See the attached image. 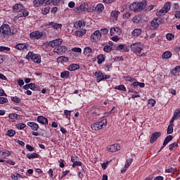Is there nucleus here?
<instances>
[{"mask_svg":"<svg viewBox=\"0 0 180 180\" xmlns=\"http://www.w3.org/2000/svg\"><path fill=\"white\" fill-rule=\"evenodd\" d=\"M146 6H147V1L134 2L130 4L129 9L133 12H141L143 9H146Z\"/></svg>","mask_w":180,"mask_h":180,"instance_id":"1","label":"nucleus"},{"mask_svg":"<svg viewBox=\"0 0 180 180\" xmlns=\"http://www.w3.org/2000/svg\"><path fill=\"white\" fill-rule=\"evenodd\" d=\"M131 50L134 53V54H139V57H143V56H146V53H141L143 51V49H144V44H141V42H136L132 44L131 46Z\"/></svg>","mask_w":180,"mask_h":180,"instance_id":"2","label":"nucleus"},{"mask_svg":"<svg viewBox=\"0 0 180 180\" xmlns=\"http://www.w3.org/2000/svg\"><path fill=\"white\" fill-rule=\"evenodd\" d=\"M106 124H108V120L103 118L101 122L92 124L91 127L94 131H98V130H102L103 126H106Z\"/></svg>","mask_w":180,"mask_h":180,"instance_id":"3","label":"nucleus"},{"mask_svg":"<svg viewBox=\"0 0 180 180\" xmlns=\"http://www.w3.org/2000/svg\"><path fill=\"white\" fill-rule=\"evenodd\" d=\"M11 26L8 24H4L0 27V34L3 37H8L11 36Z\"/></svg>","mask_w":180,"mask_h":180,"instance_id":"4","label":"nucleus"},{"mask_svg":"<svg viewBox=\"0 0 180 180\" xmlns=\"http://www.w3.org/2000/svg\"><path fill=\"white\" fill-rule=\"evenodd\" d=\"M101 39H102V35L99 30H96L90 37V40L92 43H98Z\"/></svg>","mask_w":180,"mask_h":180,"instance_id":"5","label":"nucleus"},{"mask_svg":"<svg viewBox=\"0 0 180 180\" xmlns=\"http://www.w3.org/2000/svg\"><path fill=\"white\" fill-rule=\"evenodd\" d=\"M26 58L28 60H32L34 63H37V64H40L41 63V57L37 54H33V52H30L27 55Z\"/></svg>","mask_w":180,"mask_h":180,"instance_id":"6","label":"nucleus"},{"mask_svg":"<svg viewBox=\"0 0 180 180\" xmlns=\"http://www.w3.org/2000/svg\"><path fill=\"white\" fill-rule=\"evenodd\" d=\"M95 77H96V82H101V81H105V79H109L110 75H103L101 71H97L94 73Z\"/></svg>","mask_w":180,"mask_h":180,"instance_id":"7","label":"nucleus"},{"mask_svg":"<svg viewBox=\"0 0 180 180\" xmlns=\"http://www.w3.org/2000/svg\"><path fill=\"white\" fill-rule=\"evenodd\" d=\"M44 44L48 47H60V46L63 44V39H57L53 41H50L49 42H46Z\"/></svg>","mask_w":180,"mask_h":180,"instance_id":"8","label":"nucleus"},{"mask_svg":"<svg viewBox=\"0 0 180 180\" xmlns=\"http://www.w3.org/2000/svg\"><path fill=\"white\" fill-rule=\"evenodd\" d=\"M30 37L32 40H39V39H41L43 37V32H40L39 31H34L30 34Z\"/></svg>","mask_w":180,"mask_h":180,"instance_id":"9","label":"nucleus"},{"mask_svg":"<svg viewBox=\"0 0 180 180\" xmlns=\"http://www.w3.org/2000/svg\"><path fill=\"white\" fill-rule=\"evenodd\" d=\"M107 150L110 153H116V151H120V145L117 143L110 145L107 147Z\"/></svg>","mask_w":180,"mask_h":180,"instance_id":"10","label":"nucleus"},{"mask_svg":"<svg viewBox=\"0 0 180 180\" xmlns=\"http://www.w3.org/2000/svg\"><path fill=\"white\" fill-rule=\"evenodd\" d=\"M117 50H118V51H124V53H127L130 50V46L124 44H120L117 46Z\"/></svg>","mask_w":180,"mask_h":180,"instance_id":"11","label":"nucleus"},{"mask_svg":"<svg viewBox=\"0 0 180 180\" xmlns=\"http://www.w3.org/2000/svg\"><path fill=\"white\" fill-rule=\"evenodd\" d=\"M44 26L46 27L49 26H52L53 29H54L55 30H58V29H61V27H63V25L58 24L54 22H50L46 23Z\"/></svg>","mask_w":180,"mask_h":180,"instance_id":"12","label":"nucleus"},{"mask_svg":"<svg viewBox=\"0 0 180 180\" xmlns=\"http://www.w3.org/2000/svg\"><path fill=\"white\" fill-rule=\"evenodd\" d=\"M67 51V46H58V48H55L53 49V53H56L57 54H59L60 56L64 54Z\"/></svg>","mask_w":180,"mask_h":180,"instance_id":"13","label":"nucleus"},{"mask_svg":"<svg viewBox=\"0 0 180 180\" xmlns=\"http://www.w3.org/2000/svg\"><path fill=\"white\" fill-rule=\"evenodd\" d=\"M110 36H120L122 34V30L119 27H112L110 30Z\"/></svg>","mask_w":180,"mask_h":180,"instance_id":"14","label":"nucleus"},{"mask_svg":"<svg viewBox=\"0 0 180 180\" xmlns=\"http://www.w3.org/2000/svg\"><path fill=\"white\" fill-rule=\"evenodd\" d=\"M161 136V132H154L150 139V143H155L157 141V139H159Z\"/></svg>","mask_w":180,"mask_h":180,"instance_id":"15","label":"nucleus"},{"mask_svg":"<svg viewBox=\"0 0 180 180\" xmlns=\"http://www.w3.org/2000/svg\"><path fill=\"white\" fill-rule=\"evenodd\" d=\"M131 86L134 88V89H136L137 86H140V88H144V86H146V84L137 82V79H135V81L131 84Z\"/></svg>","mask_w":180,"mask_h":180,"instance_id":"16","label":"nucleus"},{"mask_svg":"<svg viewBox=\"0 0 180 180\" xmlns=\"http://www.w3.org/2000/svg\"><path fill=\"white\" fill-rule=\"evenodd\" d=\"M159 27L160 24L158 23V19H153L150 22L151 30H155V29H158Z\"/></svg>","mask_w":180,"mask_h":180,"instance_id":"17","label":"nucleus"},{"mask_svg":"<svg viewBox=\"0 0 180 180\" xmlns=\"http://www.w3.org/2000/svg\"><path fill=\"white\" fill-rule=\"evenodd\" d=\"M27 126H29L32 130H34V131H37V130H39V125L36 122H27Z\"/></svg>","mask_w":180,"mask_h":180,"instance_id":"18","label":"nucleus"},{"mask_svg":"<svg viewBox=\"0 0 180 180\" xmlns=\"http://www.w3.org/2000/svg\"><path fill=\"white\" fill-rule=\"evenodd\" d=\"M92 49H91V47L87 46L84 48L83 53L86 57H91L92 56Z\"/></svg>","mask_w":180,"mask_h":180,"instance_id":"19","label":"nucleus"},{"mask_svg":"<svg viewBox=\"0 0 180 180\" xmlns=\"http://www.w3.org/2000/svg\"><path fill=\"white\" fill-rule=\"evenodd\" d=\"M37 120L41 124H49V120L43 116H38Z\"/></svg>","mask_w":180,"mask_h":180,"instance_id":"20","label":"nucleus"},{"mask_svg":"<svg viewBox=\"0 0 180 180\" xmlns=\"http://www.w3.org/2000/svg\"><path fill=\"white\" fill-rule=\"evenodd\" d=\"M75 27H77V29H82V27H85V21H84V20L77 21L75 24Z\"/></svg>","mask_w":180,"mask_h":180,"instance_id":"21","label":"nucleus"},{"mask_svg":"<svg viewBox=\"0 0 180 180\" xmlns=\"http://www.w3.org/2000/svg\"><path fill=\"white\" fill-rule=\"evenodd\" d=\"M26 16H29V11H26L25 9V8L20 11L18 14V18H26Z\"/></svg>","mask_w":180,"mask_h":180,"instance_id":"22","label":"nucleus"},{"mask_svg":"<svg viewBox=\"0 0 180 180\" xmlns=\"http://www.w3.org/2000/svg\"><path fill=\"white\" fill-rule=\"evenodd\" d=\"M24 8H25V6H23L22 4H17L13 7V9L14 12H18V13L20 12V11H23Z\"/></svg>","mask_w":180,"mask_h":180,"instance_id":"23","label":"nucleus"},{"mask_svg":"<svg viewBox=\"0 0 180 180\" xmlns=\"http://www.w3.org/2000/svg\"><path fill=\"white\" fill-rule=\"evenodd\" d=\"M88 6V4H85V3H83L82 4L79 8H77V11H78V13H81L82 12H85V11H86V8Z\"/></svg>","mask_w":180,"mask_h":180,"instance_id":"24","label":"nucleus"},{"mask_svg":"<svg viewBox=\"0 0 180 180\" xmlns=\"http://www.w3.org/2000/svg\"><path fill=\"white\" fill-rule=\"evenodd\" d=\"M119 15H120V12L118 11H112L110 13V18L112 19H115V20H117V18H119Z\"/></svg>","mask_w":180,"mask_h":180,"instance_id":"25","label":"nucleus"},{"mask_svg":"<svg viewBox=\"0 0 180 180\" xmlns=\"http://www.w3.org/2000/svg\"><path fill=\"white\" fill-rule=\"evenodd\" d=\"M142 19H143V15H135L132 18V22L133 23H140Z\"/></svg>","mask_w":180,"mask_h":180,"instance_id":"26","label":"nucleus"},{"mask_svg":"<svg viewBox=\"0 0 180 180\" xmlns=\"http://www.w3.org/2000/svg\"><path fill=\"white\" fill-rule=\"evenodd\" d=\"M128 92H130L131 94H134L131 95L132 99H136V98H140V94L139 92L134 91V89H131L128 91Z\"/></svg>","mask_w":180,"mask_h":180,"instance_id":"27","label":"nucleus"},{"mask_svg":"<svg viewBox=\"0 0 180 180\" xmlns=\"http://www.w3.org/2000/svg\"><path fill=\"white\" fill-rule=\"evenodd\" d=\"M172 139H174L172 136L171 135L167 136L165 139V141L163 143V147L161 148V150H162V148H164V147H165V146H167V144H168L169 141H172Z\"/></svg>","mask_w":180,"mask_h":180,"instance_id":"28","label":"nucleus"},{"mask_svg":"<svg viewBox=\"0 0 180 180\" xmlns=\"http://www.w3.org/2000/svg\"><path fill=\"white\" fill-rule=\"evenodd\" d=\"M69 71H75V70H79V65L78 64H71L68 67Z\"/></svg>","mask_w":180,"mask_h":180,"instance_id":"29","label":"nucleus"},{"mask_svg":"<svg viewBox=\"0 0 180 180\" xmlns=\"http://www.w3.org/2000/svg\"><path fill=\"white\" fill-rule=\"evenodd\" d=\"M131 34L134 36V37H139V36L141 34V29L137 28L134 30Z\"/></svg>","mask_w":180,"mask_h":180,"instance_id":"30","label":"nucleus"},{"mask_svg":"<svg viewBox=\"0 0 180 180\" xmlns=\"http://www.w3.org/2000/svg\"><path fill=\"white\" fill-rule=\"evenodd\" d=\"M104 9H105V6L102 4H98L96 6V11H97L98 13H102Z\"/></svg>","mask_w":180,"mask_h":180,"instance_id":"31","label":"nucleus"},{"mask_svg":"<svg viewBox=\"0 0 180 180\" xmlns=\"http://www.w3.org/2000/svg\"><path fill=\"white\" fill-rule=\"evenodd\" d=\"M105 56L103 54H100L97 56V59H98V64H102V63L105 62Z\"/></svg>","mask_w":180,"mask_h":180,"instance_id":"32","label":"nucleus"},{"mask_svg":"<svg viewBox=\"0 0 180 180\" xmlns=\"http://www.w3.org/2000/svg\"><path fill=\"white\" fill-rule=\"evenodd\" d=\"M86 34V30L82 29L81 30H78L75 32V35L77 36V37H81V36H84Z\"/></svg>","mask_w":180,"mask_h":180,"instance_id":"33","label":"nucleus"},{"mask_svg":"<svg viewBox=\"0 0 180 180\" xmlns=\"http://www.w3.org/2000/svg\"><path fill=\"white\" fill-rule=\"evenodd\" d=\"M34 5L37 8L39 6H41V5H44V0H34Z\"/></svg>","mask_w":180,"mask_h":180,"instance_id":"34","label":"nucleus"},{"mask_svg":"<svg viewBox=\"0 0 180 180\" xmlns=\"http://www.w3.org/2000/svg\"><path fill=\"white\" fill-rule=\"evenodd\" d=\"M70 77V72L67 70H65L60 73V78L63 79H67L68 77Z\"/></svg>","mask_w":180,"mask_h":180,"instance_id":"35","label":"nucleus"},{"mask_svg":"<svg viewBox=\"0 0 180 180\" xmlns=\"http://www.w3.org/2000/svg\"><path fill=\"white\" fill-rule=\"evenodd\" d=\"M68 61L69 60H68V58L67 57L60 56L57 58L58 63H68Z\"/></svg>","mask_w":180,"mask_h":180,"instance_id":"36","label":"nucleus"},{"mask_svg":"<svg viewBox=\"0 0 180 180\" xmlns=\"http://www.w3.org/2000/svg\"><path fill=\"white\" fill-rule=\"evenodd\" d=\"M26 155H27V158H28L29 160H32L33 158H39V155L36 153H27Z\"/></svg>","mask_w":180,"mask_h":180,"instance_id":"37","label":"nucleus"},{"mask_svg":"<svg viewBox=\"0 0 180 180\" xmlns=\"http://www.w3.org/2000/svg\"><path fill=\"white\" fill-rule=\"evenodd\" d=\"M172 57V53L171 51H165L162 55V58H171Z\"/></svg>","mask_w":180,"mask_h":180,"instance_id":"38","label":"nucleus"},{"mask_svg":"<svg viewBox=\"0 0 180 180\" xmlns=\"http://www.w3.org/2000/svg\"><path fill=\"white\" fill-rule=\"evenodd\" d=\"M15 49L17 50H25V49H27V46L25 44H18L15 46Z\"/></svg>","mask_w":180,"mask_h":180,"instance_id":"39","label":"nucleus"},{"mask_svg":"<svg viewBox=\"0 0 180 180\" xmlns=\"http://www.w3.org/2000/svg\"><path fill=\"white\" fill-rule=\"evenodd\" d=\"M165 172L167 174H175V172H178V169H176V168L170 167L169 169H166Z\"/></svg>","mask_w":180,"mask_h":180,"instance_id":"40","label":"nucleus"},{"mask_svg":"<svg viewBox=\"0 0 180 180\" xmlns=\"http://www.w3.org/2000/svg\"><path fill=\"white\" fill-rule=\"evenodd\" d=\"M123 79L127 82H132V84H133V82H134V81H136V79L134 77H131L130 76H125L123 77Z\"/></svg>","mask_w":180,"mask_h":180,"instance_id":"41","label":"nucleus"},{"mask_svg":"<svg viewBox=\"0 0 180 180\" xmlns=\"http://www.w3.org/2000/svg\"><path fill=\"white\" fill-rule=\"evenodd\" d=\"M167 12L168 11H167L163 7L162 9H160L159 11L156 13V15L157 16H163V15H165Z\"/></svg>","mask_w":180,"mask_h":180,"instance_id":"42","label":"nucleus"},{"mask_svg":"<svg viewBox=\"0 0 180 180\" xmlns=\"http://www.w3.org/2000/svg\"><path fill=\"white\" fill-rule=\"evenodd\" d=\"M71 110H64V115L66 117V119H68V120H71Z\"/></svg>","mask_w":180,"mask_h":180,"instance_id":"43","label":"nucleus"},{"mask_svg":"<svg viewBox=\"0 0 180 180\" xmlns=\"http://www.w3.org/2000/svg\"><path fill=\"white\" fill-rule=\"evenodd\" d=\"M16 129L18 130H23L25 127H26V124L25 123H19L15 125Z\"/></svg>","mask_w":180,"mask_h":180,"instance_id":"44","label":"nucleus"},{"mask_svg":"<svg viewBox=\"0 0 180 180\" xmlns=\"http://www.w3.org/2000/svg\"><path fill=\"white\" fill-rule=\"evenodd\" d=\"M115 89H117L118 91H123L124 92H126V91H127V89H126V86H124V85L123 84L115 86Z\"/></svg>","mask_w":180,"mask_h":180,"instance_id":"45","label":"nucleus"},{"mask_svg":"<svg viewBox=\"0 0 180 180\" xmlns=\"http://www.w3.org/2000/svg\"><path fill=\"white\" fill-rule=\"evenodd\" d=\"M18 116L19 115L16 113H10L8 115V117L11 119V120H17Z\"/></svg>","mask_w":180,"mask_h":180,"instance_id":"46","label":"nucleus"},{"mask_svg":"<svg viewBox=\"0 0 180 180\" xmlns=\"http://www.w3.org/2000/svg\"><path fill=\"white\" fill-rule=\"evenodd\" d=\"M11 99L13 102H15V103H20V98L18 97V96H11Z\"/></svg>","mask_w":180,"mask_h":180,"instance_id":"47","label":"nucleus"},{"mask_svg":"<svg viewBox=\"0 0 180 180\" xmlns=\"http://www.w3.org/2000/svg\"><path fill=\"white\" fill-rule=\"evenodd\" d=\"M15 134H16V131L13 129H9L7 131V136H8V137H13Z\"/></svg>","mask_w":180,"mask_h":180,"instance_id":"48","label":"nucleus"},{"mask_svg":"<svg viewBox=\"0 0 180 180\" xmlns=\"http://www.w3.org/2000/svg\"><path fill=\"white\" fill-rule=\"evenodd\" d=\"M131 162H133V159L129 158L126 160V164L124 165V168L127 169L131 165Z\"/></svg>","mask_w":180,"mask_h":180,"instance_id":"49","label":"nucleus"},{"mask_svg":"<svg viewBox=\"0 0 180 180\" xmlns=\"http://www.w3.org/2000/svg\"><path fill=\"white\" fill-rule=\"evenodd\" d=\"M173 132H174V125H172L169 124L167 128V134H172Z\"/></svg>","mask_w":180,"mask_h":180,"instance_id":"50","label":"nucleus"},{"mask_svg":"<svg viewBox=\"0 0 180 180\" xmlns=\"http://www.w3.org/2000/svg\"><path fill=\"white\" fill-rule=\"evenodd\" d=\"M175 148H178V142H174L169 146V150H170V151H172Z\"/></svg>","mask_w":180,"mask_h":180,"instance_id":"51","label":"nucleus"},{"mask_svg":"<svg viewBox=\"0 0 180 180\" xmlns=\"http://www.w3.org/2000/svg\"><path fill=\"white\" fill-rule=\"evenodd\" d=\"M103 51L105 53H110V51H112V46H109V45H106L103 47Z\"/></svg>","mask_w":180,"mask_h":180,"instance_id":"52","label":"nucleus"},{"mask_svg":"<svg viewBox=\"0 0 180 180\" xmlns=\"http://www.w3.org/2000/svg\"><path fill=\"white\" fill-rule=\"evenodd\" d=\"M166 38L167 40L170 41L171 40H174V39H175V35H174L173 34L169 33V34H167Z\"/></svg>","mask_w":180,"mask_h":180,"instance_id":"53","label":"nucleus"},{"mask_svg":"<svg viewBox=\"0 0 180 180\" xmlns=\"http://www.w3.org/2000/svg\"><path fill=\"white\" fill-rule=\"evenodd\" d=\"M163 8H165L168 12L171 9V2H167L163 6Z\"/></svg>","mask_w":180,"mask_h":180,"instance_id":"54","label":"nucleus"},{"mask_svg":"<svg viewBox=\"0 0 180 180\" xmlns=\"http://www.w3.org/2000/svg\"><path fill=\"white\" fill-rule=\"evenodd\" d=\"M11 155V152L9 150H5L2 153L1 158H6V157H9Z\"/></svg>","mask_w":180,"mask_h":180,"instance_id":"55","label":"nucleus"},{"mask_svg":"<svg viewBox=\"0 0 180 180\" xmlns=\"http://www.w3.org/2000/svg\"><path fill=\"white\" fill-rule=\"evenodd\" d=\"M148 105H150V106L152 108H154V106H155V103H157V102L154 99H149L148 101Z\"/></svg>","mask_w":180,"mask_h":180,"instance_id":"56","label":"nucleus"},{"mask_svg":"<svg viewBox=\"0 0 180 180\" xmlns=\"http://www.w3.org/2000/svg\"><path fill=\"white\" fill-rule=\"evenodd\" d=\"M82 162H79V161H75L74 162V164L72 165V167L73 168H75V167H82Z\"/></svg>","mask_w":180,"mask_h":180,"instance_id":"57","label":"nucleus"},{"mask_svg":"<svg viewBox=\"0 0 180 180\" xmlns=\"http://www.w3.org/2000/svg\"><path fill=\"white\" fill-rule=\"evenodd\" d=\"M173 116L177 119L180 117V109L175 110Z\"/></svg>","mask_w":180,"mask_h":180,"instance_id":"58","label":"nucleus"},{"mask_svg":"<svg viewBox=\"0 0 180 180\" xmlns=\"http://www.w3.org/2000/svg\"><path fill=\"white\" fill-rule=\"evenodd\" d=\"M4 103H8V98L5 97H0V104L4 105Z\"/></svg>","mask_w":180,"mask_h":180,"instance_id":"59","label":"nucleus"},{"mask_svg":"<svg viewBox=\"0 0 180 180\" xmlns=\"http://www.w3.org/2000/svg\"><path fill=\"white\" fill-rule=\"evenodd\" d=\"M100 33H101V36L102 34H108V33H109V30L107 28L101 29Z\"/></svg>","mask_w":180,"mask_h":180,"instance_id":"60","label":"nucleus"},{"mask_svg":"<svg viewBox=\"0 0 180 180\" xmlns=\"http://www.w3.org/2000/svg\"><path fill=\"white\" fill-rule=\"evenodd\" d=\"M0 51H11V48L6 46H0Z\"/></svg>","mask_w":180,"mask_h":180,"instance_id":"61","label":"nucleus"},{"mask_svg":"<svg viewBox=\"0 0 180 180\" xmlns=\"http://www.w3.org/2000/svg\"><path fill=\"white\" fill-rule=\"evenodd\" d=\"M131 14L130 13H126L123 15V19H130Z\"/></svg>","mask_w":180,"mask_h":180,"instance_id":"62","label":"nucleus"},{"mask_svg":"<svg viewBox=\"0 0 180 180\" xmlns=\"http://www.w3.org/2000/svg\"><path fill=\"white\" fill-rule=\"evenodd\" d=\"M72 51L75 53H82V49H81V48H73Z\"/></svg>","mask_w":180,"mask_h":180,"instance_id":"63","label":"nucleus"},{"mask_svg":"<svg viewBox=\"0 0 180 180\" xmlns=\"http://www.w3.org/2000/svg\"><path fill=\"white\" fill-rule=\"evenodd\" d=\"M174 17L176 18V19H180V11H176L175 12Z\"/></svg>","mask_w":180,"mask_h":180,"instance_id":"64","label":"nucleus"}]
</instances>
